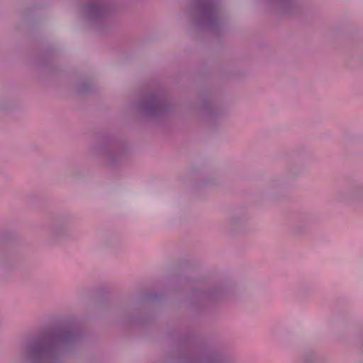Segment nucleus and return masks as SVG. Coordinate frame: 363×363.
Returning a JSON list of instances; mask_svg holds the SVG:
<instances>
[{
	"label": "nucleus",
	"instance_id": "f257e3e1",
	"mask_svg": "<svg viewBox=\"0 0 363 363\" xmlns=\"http://www.w3.org/2000/svg\"><path fill=\"white\" fill-rule=\"evenodd\" d=\"M82 336L78 324L61 325L32 340L25 349V357L29 363H59L76 347Z\"/></svg>",
	"mask_w": 363,
	"mask_h": 363
},
{
	"label": "nucleus",
	"instance_id": "f03ea898",
	"mask_svg": "<svg viewBox=\"0 0 363 363\" xmlns=\"http://www.w3.org/2000/svg\"><path fill=\"white\" fill-rule=\"evenodd\" d=\"M228 294L225 284H217L208 289L194 288L191 291L189 302L196 305L204 301H218L223 298Z\"/></svg>",
	"mask_w": 363,
	"mask_h": 363
},
{
	"label": "nucleus",
	"instance_id": "7ed1b4c3",
	"mask_svg": "<svg viewBox=\"0 0 363 363\" xmlns=\"http://www.w3.org/2000/svg\"><path fill=\"white\" fill-rule=\"evenodd\" d=\"M188 362L190 363H230L228 359L220 352L209 351L203 352L199 356L191 357Z\"/></svg>",
	"mask_w": 363,
	"mask_h": 363
},
{
	"label": "nucleus",
	"instance_id": "20e7f679",
	"mask_svg": "<svg viewBox=\"0 0 363 363\" xmlns=\"http://www.w3.org/2000/svg\"><path fill=\"white\" fill-rule=\"evenodd\" d=\"M299 363H319L317 356L314 353H308L303 355Z\"/></svg>",
	"mask_w": 363,
	"mask_h": 363
},
{
	"label": "nucleus",
	"instance_id": "39448f33",
	"mask_svg": "<svg viewBox=\"0 0 363 363\" xmlns=\"http://www.w3.org/2000/svg\"><path fill=\"white\" fill-rule=\"evenodd\" d=\"M157 296V294H150L147 296V298L150 300H153Z\"/></svg>",
	"mask_w": 363,
	"mask_h": 363
}]
</instances>
